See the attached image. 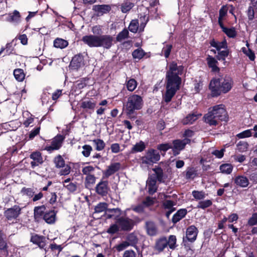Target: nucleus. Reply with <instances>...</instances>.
Wrapping results in <instances>:
<instances>
[{
	"mask_svg": "<svg viewBox=\"0 0 257 257\" xmlns=\"http://www.w3.org/2000/svg\"><path fill=\"white\" fill-rule=\"evenodd\" d=\"M183 72L182 66H178L177 64L173 62L169 66V70L167 73L166 91L163 95V99L166 102H170L179 89L181 83V79L179 75Z\"/></svg>",
	"mask_w": 257,
	"mask_h": 257,
	"instance_id": "nucleus-1",
	"label": "nucleus"
},
{
	"mask_svg": "<svg viewBox=\"0 0 257 257\" xmlns=\"http://www.w3.org/2000/svg\"><path fill=\"white\" fill-rule=\"evenodd\" d=\"M233 82L232 78L225 75H219V77L212 80L209 88L213 96H218L221 93H226L232 88Z\"/></svg>",
	"mask_w": 257,
	"mask_h": 257,
	"instance_id": "nucleus-2",
	"label": "nucleus"
},
{
	"mask_svg": "<svg viewBox=\"0 0 257 257\" xmlns=\"http://www.w3.org/2000/svg\"><path fill=\"white\" fill-rule=\"evenodd\" d=\"M205 121L210 125H216L219 120L227 121V114L224 105H216L209 109L204 116Z\"/></svg>",
	"mask_w": 257,
	"mask_h": 257,
	"instance_id": "nucleus-3",
	"label": "nucleus"
},
{
	"mask_svg": "<svg viewBox=\"0 0 257 257\" xmlns=\"http://www.w3.org/2000/svg\"><path fill=\"white\" fill-rule=\"evenodd\" d=\"M135 221L127 217L122 216L118 218L115 223L110 226L107 230V232L113 234L119 230L130 231L134 225Z\"/></svg>",
	"mask_w": 257,
	"mask_h": 257,
	"instance_id": "nucleus-4",
	"label": "nucleus"
},
{
	"mask_svg": "<svg viewBox=\"0 0 257 257\" xmlns=\"http://www.w3.org/2000/svg\"><path fill=\"white\" fill-rule=\"evenodd\" d=\"M143 105V100L141 96L133 94L128 98L126 105V110L129 114H132L135 110H139Z\"/></svg>",
	"mask_w": 257,
	"mask_h": 257,
	"instance_id": "nucleus-5",
	"label": "nucleus"
},
{
	"mask_svg": "<svg viewBox=\"0 0 257 257\" xmlns=\"http://www.w3.org/2000/svg\"><path fill=\"white\" fill-rule=\"evenodd\" d=\"M160 159L159 153L156 150L149 149L147 151L145 156L142 158V162L143 164L151 165L156 163Z\"/></svg>",
	"mask_w": 257,
	"mask_h": 257,
	"instance_id": "nucleus-6",
	"label": "nucleus"
},
{
	"mask_svg": "<svg viewBox=\"0 0 257 257\" xmlns=\"http://www.w3.org/2000/svg\"><path fill=\"white\" fill-rule=\"evenodd\" d=\"M65 138V136L63 135H57L52 140L51 145L46 146L45 150L51 152L59 149L61 147Z\"/></svg>",
	"mask_w": 257,
	"mask_h": 257,
	"instance_id": "nucleus-7",
	"label": "nucleus"
},
{
	"mask_svg": "<svg viewBox=\"0 0 257 257\" xmlns=\"http://www.w3.org/2000/svg\"><path fill=\"white\" fill-rule=\"evenodd\" d=\"M113 39L110 35L98 36L97 47H102L104 48L109 49L112 44Z\"/></svg>",
	"mask_w": 257,
	"mask_h": 257,
	"instance_id": "nucleus-8",
	"label": "nucleus"
},
{
	"mask_svg": "<svg viewBox=\"0 0 257 257\" xmlns=\"http://www.w3.org/2000/svg\"><path fill=\"white\" fill-rule=\"evenodd\" d=\"M198 234V229L194 225L190 226L186 231V237H183V242L187 240L190 242H194L196 239Z\"/></svg>",
	"mask_w": 257,
	"mask_h": 257,
	"instance_id": "nucleus-9",
	"label": "nucleus"
},
{
	"mask_svg": "<svg viewBox=\"0 0 257 257\" xmlns=\"http://www.w3.org/2000/svg\"><path fill=\"white\" fill-rule=\"evenodd\" d=\"M190 143L189 139L185 138L182 140H176L173 142V151L175 155L179 153L180 151L184 149L186 144Z\"/></svg>",
	"mask_w": 257,
	"mask_h": 257,
	"instance_id": "nucleus-10",
	"label": "nucleus"
},
{
	"mask_svg": "<svg viewBox=\"0 0 257 257\" xmlns=\"http://www.w3.org/2000/svg\"><path fill=\"white\" fill-rule=\"evenodd\" d=\"M21 208L18 205L8 209L5 212V215L9 220L16 218L21 213Z\"/></svg>",
	"mask_w": 257,
	"mask_h": 257,
	"instance_id": "nucleus-11",
	"label": "nucleus"
},
{
	"mask_svg": "<svg viewBox=\"0 0 257 257\" xmlns=\"http://www.w3.org/2000/svg\"><path fill=\"white\" fill-rule=\"evenodd\" d=\"M84 61L81 54L74 56L70 63V67L73 69H78L84 66Z\"/></svg>",
	"mask_w": 257,
	"mask_h": 257,
	"instance_id": "nucleus-12",
	"label": "nucleus"
},
{
	"mask_svg": "<svg viewBox=\"0 0 257 257\" xmlns=\"http://www.w3.org/2000/svg\"><path fill=\"white\" fill-rule=\"evenodd\" d=\"M82 41L90 47H97L98 36L86 35L82 37Z\"/></svg>",
	"mask_w": 257,
	"mask_h": 257,
	"instance_id": "nucleus-13",
	"label": "nucleus"
},
{
	"mask_svg": "<svg viewBox=\"0 0 257 257\" xmlns=\"http://www.w3.org/2000/svg\"><path fill=\"white\" fill-rule=\"evenodd\" d=\"M96 101L93 99H86L81 103L80 107L86 111H93L96 106Z\"/></svg>",
	"mask_w": 257,
	"mask_h": 257,
	"instance_id": "nucleus-14",
	"label": "nucleus"
},
{
	"mask_svg": "<svg viewBox=\"0 0 257 257\" xmlns=\"http://www.w3.org/2000/svg\"><path fill=\"white\" fill-rule=\"evenodd\" d=\"M121 165L119 163H111L108 166L107 169L103 172V174L106 178H108L118 171Z\"/></svg>",
	"mask_w": 257,
	"mask_h": 257,
	"instance_id": "nucleus-15",
	"label": "nucleus"
},
{
	"mask_svg": "<svg viewBox=\"0 0 257 257\" xmlns=\"http://www.w3.org/2000/svg\"><path fill=\"white\" fill-rule=\"evenodd\" d=\"M108 190L109 188L107 181H102L100 182L95 187L97 193L102 196L106 195L108 193Z\"/></svg>",
	"mask_w": 257,
	"mask_h": 257,
	"instance_id": "nucleus-16",
	"label": "nucleus"
},
{
	"mask_svg": "<svg viewBox=\"0 0 257 257\" xmlns=\"http://www.w3.org/2000/svg\"><path fill=\"white\" fill-rule=\"evenodd\" d=\"M92 9L97 16H102L108 13L111 10V7L108 5H94Z\"/></svg>",
	"mask_w": 257,
	"mask_h": 257,
	"instance_id": "nucleus-17",
	"label": "nucleus"
},
{
	"mask_svg": "<svg viewBox=\"0 0 257 257\" xmlns=\"http://www.w3.org/2000/svg\"><path fill=\"white\" fill-rule=\"evenodd\" d=\"M105 217L107 219L113 218L116 221L118 218H120L121 216V211L119 208H114L112 209H108L105 212Z\"/></svg>",
	"mask_w": 257,
	"mask_h": 257,
	"instance_id": "nucleus-18",
	"label": "nucleus"
},
{
	"mask_svg": "<svg viewBox=\"0 0 257 257\" xmlns=\"http://www.w3.org/2000/svg\"><path fill=\"white\" fill-rule=\"evenodd\" d=\"M30 158L33 160L31 162V167L34 168L36 166L42 164L43 158L40 152H34L30 155Z\"/></svg>",
	"mask_w": 257,
	"mask_h": 257,
	"instance_id": "nucleus-19",
	"label": "nucleus"
},
{
	"mask_svg": "<svg viewBox=\"0 0 257 257\" xmlns=\"http://www.w3.org/2000/svg\"><path fill=\"white\" fill-rule=\"evenodd\" d=\"M157 181L155 177L151 176L147 181V187L150 194H153L157 190Z\"/></svg>",
	"mask_w": 257,
	"mask_h": 257,
	"instance_id": "nucleus-20",
	"label": "nucleus"
},
{
	"mask_svg": "<svg viewBox=\"0 0 257 257\" xmlns=\"http://www.w3.org/2000/svg\"><path fill=\"white\" fill-rule=\"evenodd\" d=\"M146 229L147 234L150 236H155L158 232L156 225L152 221L146 222Z\"/></svg>",
	"mask_w": 257,
	"mask_h": 257,
	"instance_id": "nucleus-21",
	"label": "nucleus"
},
{
	"mask_svg": "<svg viewBox=\"0 0 257 257\" xmlns=\"http://www.w3.org/2000/svg\"><path fill=\"white\" fill-rule=\"evenodd\" d=\"M6 21L14 24H18L21 21L20 13L15 10L12 13H10L6 17Z\"/></svg>",
	"mask_w": 257,
	"mask_h": 257,
	"instance_id": "nucleus-22",
	"label": "nucleus"
},
{
	"mask_svg": "<svg viewBox=\"0 0 257 257\" xmlns=\"http://www.w3.org/2000/svg\"><path fill=\"white\" fill-rule=\"evenodd\" d=\"M167 246V238L162 237L158 239L155 243L154 248L158 252L162 251Z\"/></svg>",
	"mask_w": 257,
	"mask_h": 257,
	"instance_id": "nucleus-23",
	"label": "nucleus"
},
{
	"mask_svg": "<svg viewBox=\"0 0 257 257\" xmlns=\"http://www.w3.org/2000/svg\"><path fill=\"white\" fill-rule=\"evenodd\" d=\"M208 67L211 69V71L214 72H218L219 68L218 67V61L213 57L208 56L206 59Z\"/></svg>",
	"mask_w": 257,
	"mask_h": 257,
	"instance_id": "nucleus-24",
	"label": "nucleus"
},
{
	"mask_svg": "<svg viewBox=\"0 0 257 257\" xmlns=\"http://www.w3.org/2000/svg\"><path fill=\"white\" fill-rule=\"evenodd\" d=\"M31 241L34 244H37L40 247L43 248L45 246V237L37 234L32 235Z\"/></svg>",
	"mask_w": 257,
	"mask_h": 257,
	"instance_id": "nucleus-25",
	"label": "nucleus"
},
{
	"mask_svg": "<svg viewBox=\"0 0 257 257\" xmlns=\"http://www.w3.org/2000/svg\"><path fill=\"white\" fill-rule=\"evenodd\" d=\"M220 28L222 31L227 35V37L234 38L237 35V32L234 27H226L223 24H220Z\"/></svg>",
	"mask_w": 257,
	"mask_h": 257,
	"instance_id": "nucleus-26",
	"label": "nucleus"
},
{
	"mask_svg": "<svg viewBox=\"0 0 257 257\" xmlns=\"http://www.w3.org/2000/svg\"><path fill=\"white\" fill-rule=\"evenodd\" d=\"M234 182L236 185L245 188L248 186L249 180L248 178L243 176H238L234 179Z\"/></svg>",
	"mask_w": 257,
	"mask_h": 257,
	"instance_id": "nucleus-27",
	"label": "nucleus"
},
{
	"mask_svg": "<svg viewBox=\"0 0 257 257\" xmlns=\"http://www.w3.org/2000/svg\"><path fill=\"white\" fill-rule=\"evenodd\" d=\"M210 45L216 48V50L219 51L222 49L227 48V43L226 40H223L221 42L216 41L214 40H212L210 42Z\"/></svg>",
	"mask_w": 257,
	"mask_h": 257,
	"instance_id": "nucleus-28",
	"label": "nucleus"
},
{
	"mask_svg": "<svg viewBox=\"0 0 257 257\" xmlns=\"http://www.w3.org/2000/svg\"><path fill=\"white\" fill-rule=\"evenodd\" d=\"M43 219L49 224H52L55 222L56 219V213L54 210H50L45 212L43 215Z\"/></svg>",
	"mask_w": 257,
	"mask_h": 257,
	"instance_id": "nucleus-29",
	"label": "nucleus"
},
{
	"mask_svg": "<svg viewBox=\"0 0 257 257\" xmlns=\"http://www.w3.org/2000/svg\"><path fill=\"white\" fill-rule=\"evenodd\" d=\"M163 205L164 208L165 209L168 210V211L166 212V216L167 217H169L170 215L175 210L173 206L175 205V203L172 201L166 200L164 201Z\"/></svg>",
	"mask_w": 257,
	"mask_h": 257,
	"instance_id": "nucleus-30",
	"label": "nucleus"
},
{
	"mask_svg": "<svg viewBox=\"0 0 257 257\" xmlns=\"http://www.w3.org/2000/svg\"><path fill=\"white\" fill-rule=\"evenodd\" d=\"M201 116V113L190 114L183 119V123L184 124H192Z\"/></svg>",
	"mask_w": 257,
	"mask_h": 257,
	"instance_id": "nucleus-31",
	"label": "nucleus"
},
{
	"mask_svg": "<svg viewBox=\"0 0 257 257\" xmlns=\"http://www.w3.org/2000/svg\"><path fill=\"white\" fill-rule=\"evenodd\" d=\"M62 184L64 187L67 189L69 192H73L76 190V184L72 182L70 178H68L64 180L62 182Z\"/></svg>",
	"mask_w": 257,
	"mask_h": 257,
	"instance_id": "nucleus-32",
	"label": "nucleus"
},
{
	"mask_svg": "<svg viewBox=\"0 0 257 257\" xmlns=\"http://www.w3.org/2000/svg\"><path fill=\"white\" fill-rule=\"evenodd\" d=\"M187 210L186 209H181L179 210L174 215L172 221L174 223H176L183 218L187 214Z\"/></svg>",
	"mask_w": 257,
	"mask_h": 257,
	"instance_id": "nucleus-33",
	"label": "nucleus"
},
{
	"mask_svg": "<svg viewBox=\"0 0 257 257\" xmlns=\"http://www.w3.org/2000/svg\"><path fill=\"white\" fill-rule=\"evenodd\" d=\"M146 148V145L143 141H141L136 143L132 148L131 153H136L143 151Z\"/></svg>",
	"mask_w": 257,
	"mask_h": 257,
	"instance_id": "nucleus-34",
	"label": "nucleus"
},
{
	"mask_svg": "<svg viewBox=\"0 0 257 257\" xmlns=\"http://www.w3.org/2000/svg\"><path fill=\"white\" fill-rule=\"evenodd\" d=\"M68 45V42L62 39L57 38L54 41V46L56 48L63 49Z\"/></svg>",
	"mask_w": 257,
	"mask_h": 257,
	"instance_id": "nucleus-35",
	"label": "nucleus"
},
{
	"mask_svg": "<svg viewBox=\"0 0 257 257\" xmlns=\"http://www.w3.org/2000/svg\"><path fill=\"white\" fill-rule=\"evenodd\" d=\"M220 172L223 174H230L233 169V166L231 164H223L220 166Z\"/></svg>",
	"mask_w": 257,
	"mask_h": 257,
	"instance_id": "nucleus-36",
	"label": "nucleus"
},
{
	"mask_svg": "<svg viewBox=\"0 0 257 257\" xmlns=\"http://www.w3.org/2000/svg\"><path fill=\"white\" fill-rule=\"evenodd\" d=\"M14 75L17 80L21 82L25 78V74L22 69H17L14 71Z\"/></svg>",
	"mask_w": 257,
	"mask_h": 257,
	"instance_id": "nucleus-37",
	"label": "nucleus"
},
{
	"mask_svg": "<svg viewBox=\"0 0 257 257\" xmlns=\"http://www.w3.org/2000/svg\"><path fill=\"white\" fill-rule=\"evenodd\" d=\"M96 177L93 175L86 176L85 179V186L87 188H90L95 183Z\"/></svg>",
	"mask_w": 257,
	"mask_h": 257,
	"instance_id": "nucleus-38",
	"label": "nucleus"
},
{
	"mask_svg": "<svg viewBox=\"0 0 257 257\" xmlns=\"http://www.w3.org/2000/svg\"><path fill=\"white\" fill-rule=\"evenodd\" d=\"M46 209L44 205L35 207L34 208V217L36 219L39 218L42 216Z\"/></svg>",
	"mask_w": 257,
	"mask_h": 257,
	"instance_id": "nucleus-39",
	"label": "nucleus"
},
{
	"mask_svg": "<svg viewBox=\"0 0 257 257\" xmlns=\"http://www.w3.org/2000/svg\"><path fill=\"white\" fill-rule=\"evenodd\" d=\"M176 237L175 235H171L169 236L168 239H167V245L171 249H174L176 246Z\"/></svg>",
	"mask_w": 257,
	"mask_h": 257,
	"instance_id": "nucleus-40",
	"label": "nucleus"
},
{
	"mask_svg": "<svg viewBox=\"0 0 257 257\" xmlns=\"http://www.w3.org/2000/svg\"><path fill=\"white\" fill-rule=\"evenodd\" d=\"M137 85V82L133 78L129 79L126 83V88L130 91H133L136 88Z\"/></svg>",
	"mask_w": 257,
	"mask_h": 257,
	"instance_id": "nucleus-41",
	"label": "nucleus"
},
{
	"mask_svg": "<svg viewBox=\"0 0 257 257\" xmlns=\"http://www.w3.org/2000/svg\"><path fill=\"white\" fill-rule=\"evenodd\" d=\"M14 47L12 42L8 43L5 48H2L0 51V55L5 52V55H10L13 53Z\"/></svg>",
	"mask_w": 257,
	"mask_h": 257,
	"instance_id": "nucleus-42",
	"label": "nucleus"
},
{
	"mask_svg": "<svg viewBox=\"0 0 257 257\" xmlns=\"http://www.w3.org/2000/svg\"><path fill=\"white\" fill-rule=\"evenodd\" d=\"M134 6V5L133 3L128 1L125 2L121 5V12L123 13H127L130 11Z\"/></svg>",
	"mask_w": 257,
	"mask_h": 257,
	"instance_id": "nucleus-43",
	"label": "nucleus"
},
{
	"mask_svg": "<svg viewBox=\"0 0 257 257\" xmlns=\"http://www.w3.org/2000/svg\"><path fill=\"white\" fill-rule=\"evenodd\" d=\"M223 50L218 51V55L216 56V58L218 60H223L224 63L225 62V58L228 56L229 54V51L226 49H224Z\"/></svg>",
	"mask_w": 257,
	"mask_h": 257,
	"instance_id": "nucleus-44",
	"label": "nucleus"
},
{
	"mask_svg": "<svg viewBox=\"0 0 257 257\" xmlns=\"http://www.w3.org/2000/svg\"><path fill=\"white\" fill-rule=\"evenodd\" d=\"M153 171L155 174L152 175L153 177H155V179H157L159 181H162L163 178V170L160 168H155L153 169Z\"/></svg>",
	"mask_w": 257,
	"mask_h": 257,
	"instance_id": "nucleus-45",
	"label": "nucleus"
},
{
	"mask_svg": "<svg viewBox=\"0 0 257 257\" xmlns=\"http://www.w3.org/2000/svg\"><path fill=\"white\" fill-rule=\"evenodd\" d=\"M93 143L95 146V149L98 151L102 150L105 146L104 141L100 139L94 140Z\"/></svg>",
	"mask_w": 257,
	"mask_h": 257,
	"instance_id": "nucleus-46",
	"label": "nucleus"
},
{
	"mask_svg": "<svg viewBox=\"0 0 257 257\" xmlns=\"http://www.w3.org/2000/svg\"><path fill=\"white\" fill-rule=\"evenodd\" d=\"M247 47H243L242 48V51L244 54H245L248 57L249 59L251 61H253L255 58V55L253 52H252L248 48V44H246Z\"/></svg>",
	"mask_w": 257,
	"mask_h": 257,
	"instance_id": "nucleus-47",
	"label": "nucleus"
},
{
	"mask_svg": "<svg viewBox=\"0 0 257 257\" xmlns=\"http://www.w3.org/2000/svg\"><path fill=\"white\" fill-rule=\"evenodd\" d=\"M145 54V52L141 48L135 50L132 53L133 58L139 60L142 59L144 56Z\"/></svg>",
	"mask_w": 257,
	"mask_h": 257,
	"instance_id": "nucleus-48",
	"label": "nucleus"
},
{
	"mask_svg": "<svg viewBox=\"0 0 257 257\" xmlns=\"http://www.w3.org/2000/svg\"><path fill=\"white\" fill-rule=\"evenodd\" d=\"M129 246H130V243H129L128 241L126 240L122 241L119 243L117 244L115 246L114 248L116 249L117 251L119 252L124 250Z\"/></svg>",
	"mask_w": 257,
	"mask_h": 257,
	"instance_id": "nucleus-49",
	"label": "nucleus"
},
{
	"mask_svg": "<svg viewBox=\"0 0 257 257\" xmlns=\"http://www.w3.org/2000/svg\"><path fill=\"white\" fill-rule=\"evenodd\" d=\"M139 28V22L137 20H133L131 21L128 29L133 33H137Z\"/></svg>",
	"mask_w": 257,
	"mask_h": 257,
	"instance_id": "nucleus-50",
	"label": "nucleus"
},
{
	"mask_svg": "<svg viewBox=\"0 0 257 257\" xmlns=\"http://www.w3.org/2000/svg\"><path fill=\"white\" fill-rule=\"evenodd\" d=\"M248 146L246 142L240 141L236 145L237 150L240 152H244L247 150Z\"/></svg>",
	"mask_w": 257,
	"mask_h": 257,
	"instance_id": "nucleus-51",
	"label": "nucleus"
},
{
	"mask_svg": "<svg viewBox=\"0 0 257 257\" xmlns=\"http://www.w3.org/2000/svg\"><path fill=\"white\" fill-rule=\"evenodd\" d=\"M227 14V9L223 7L219 10V15L218 18V24L220 26L221 24H223V20L225 16Z\"/></svg>",
	"mask_w": 257,
	"mask_h": 257,
	"instance_id": "nucleus-52",
	"label": "nucleus"
},
{
	"mask_svg": "<svg viewBox=\"0 0 257 257\" xmlns=\"http://www.w3.org/2000/svg\"><path fill=\"white\" fill-rule=\"evenodd\" d=\"M128 35V31L126 29H124L117 35L116 40L118 42H121L127 38Z\"/></svg>",
	"mask_w": 257,
	"mask_h": 257,
	"instance_id": "nucleus-53",
	"label": "nucleus"
},
{
	"mask_svg": "<svg viewBox=\"0 0 257 257\" xmlns=\"http://www.w3.org/2000/svg\"><path fill=\"white\" fill-rule=\"evenodd\" d=\"M107 207L106 203H100L95 207V213H100L105 211Z\"/></svg>",
	"mask_w": 257,
	"mask_h": 257,
	"instance_id": "nucleus-54",
	"label": "nucleus"
},
{
	"mask_svg": "<svg viewBox=\"0 0 257 257\" xmlns=\"http://www.w3.org/2000/svg\"><path fill=\"white\" fill-rule=\"evenodd\" d=\"M212 204V202L210 200H206L200 201L197 205V208L205 209L209 207Z\"/></svg>",
	"mask_w": 257,
	"mask_h": 257,
	"instance_id": "nucleus-55",
	"label": "nucleus"
},
{
	"mask_svg": "<svg viewBox=\"0 0 257 257\" xmlns=\"http://www.w3.org/2000/svg\"><path fill=\"white\" fill-rule=\"evenodd\" d=\"M156 199L153 198L148 197L143 201V204L145 208L149 207L154 204Z\"/></svg>",
	"mask_w": 257,
	"mask_h": 257,
	"instance_id": "nucleus-56",
	"label": "nucleus"
},
{
	"mask_svg": "<svg viewBox=\"0 0 257 257\" xmlns=\"http://www.w3.org/2000/svg\"><path fill=\"white\" fill-rule=\"evenodd\" d=\"M172 145L170 144H162L157 146V149L160 152H163L165 153L167 150L172 148Z\"/></svg>",
	"mask_w": 257,
	"mask_h": 257,
	"instance_id": "nucleus-57",
	"label": "nucleus"
},
{
	"mask_svg": "<svg viewBox=\"0 0 257 257\" xmlns=\"http://www.w3.org/2000/svg\"><path fill=\"white\" fill-rule=\"evenodd\" d=\"M54 162L58 168L63 167L65 165V162L61 156L56 157L54 159Z\"/></svg>",
	"mask_w": 257,
	"mask_h": 257,
	"instance_id": "nucleus-58",
	"label": "nucleus"
},
{
	"mask_svg": "<svg viewBox=\"0 0 257 257\" xmlns=\"http://www.w3.org/2000/svg\"><path fill=\"white\" fill-rule=\"evenodd\" d=\"M83 151H82V154L85 157H88L89 156L92 150V147L87 145H84L82 147Z\"/></svg>",
	"mask_w": 257,
	"mask_h": 257,
	"instance_id": "nucleus-59",
	"label": "nucleus"
},
{
	"mask_svg": "<svg viewBox=\"0 0 257 257\" xmlns=\"http://www.w3.org/2000/svg\"><path fill=\"white\" fill-rule=\"evenodd\" d=\"M94 170L95 169L93 166H87L82 168V172L86 176L92 175L91 173L93 172Z\"/></svg>",
	"mask_w": 257,
	"mask_h": 257,
	"instance_id": "nucleus-60",
	"label": "nucleus"
},
{
	"mask_svg": "<svg viewBox=\"0 0 257 257\" xmlns=\"http://www.w3.org/2000/svg\"><path fill=\"white\" fill-rule=\"evenodd\" d=\"M252 130H247L237 135V137L239 139L250 137L252 135Z\"/></svg>",
	"mask_w": 257,
	"mask_h": 257,
	"instance_id": "nucleus-61",
	"label": "nucleus"
},
{
	"mask_svg": "<svg viewBox=\"0 0 257 257\" xmlns=\"http://www.w3.org/2000/svg\"><path fill=\"white\" fill-rule=\"evenodd\" d=\"M192 195L196 199L198 200L203 199L205 197L204 192L202 191H193Z\"/></svg>",
	"mask_w": 257,
	"mask_h": 257,
	"instance_id": "nucleus-62",
	"label": "nucleus"
},
{
	"mask_svg": "<svg viewBox=\"0 0 257 257\" xmlns=\"http://www.w3.org/2000/svg\"><path fill=\"white\" fill-rule=\"evenodd\" d=\"M127 241H128L129 243H130V245H133L134 244L137 243L138 242L137 237L133 233L130 234L127 236Z\"/></svg>",
	"mask_w": 257,
	"mask_h": 257,
	"instance_id": "nucleus-63",
	"label": "nucleus"
},
{
	"mask_svg": "<svg viewBox=\"0 0 257 257\" xmlns=\"http://www.w3.org/2000/svg\"><path fill=\"white\" fill-rule=\"evenodd\" d=\"M257 224V213H253L248 219V224L252 226Z\"/></svg>",
	"mask_w": 257,
	"mask_h": 257,
	"instance_id": "nucleus-64",
	"label": "nucleus"
}]
</instances>
